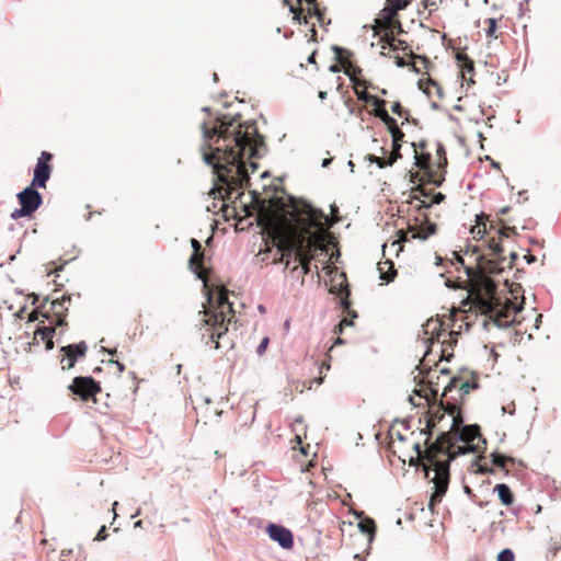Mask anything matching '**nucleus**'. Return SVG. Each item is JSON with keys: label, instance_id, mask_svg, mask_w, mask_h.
Wrapping results in <instances>:
<instances>
[{"label": "nucleus", "instance_id": "19", "mask_svg": "<svg viewBox=\"0 0 561 561\" xmlns=\"http://www.w3.org/2000/svg\"><path fill=\"white\" fill-rule=\"evenodd\" d=\"M333 50L335 53L337 62L341 65V67L344 70V73L347 75L351 80H353L354 76L360 73V68L352 64V53L348 49L334 46Z\"/></svg>", "mask_w": 561, "mask_h": 561}, {"label": "nucleus", "instance_id": "6", "mask_svg": "<svg viewBox=\"0 0 561 561\" xmlns=\"http://www.w3.org/2000/svg\"><path fill=\"white\" fill-rule=\"evenodd\" d=\"M216 298L208 297L209 307L203 311L202 337H206V344H211L214 350H230L234 340L229 332V325L236 318L232 302L228 299V290L220 286L217 288Z\"/></svg>", "mask_w": 561, "mask_h": 561}, {"label": "nucleus", "instance_id": "1", "mask_svg": "<svg viewBox=\"0 0 561 561\" xmlns=\"http://www.w3.org/2000/svg\"><path fill=\"white\" fill-rule=\"evenodd\" d=\"M257 221L282 252V261L286 259V266L294 257L304 275L309 274L314 252L323 249L325 231L333 225L322 210L305 201H293L288 206H262Z\"/></svg>", "mask_w": 561, "mask_h": 561}, {"label": "nucleus", "instance_id": "51", "mask_svg": "<svg viewBox=\"0 0 561 561\" xmlns=\"http://www.w3.org/2000/svg\"><path fill=\"white\" fill-rule=\"evenodd\" d=\"M308 62H309V64H316V51H313V53L308 57Z\"/></svg>", "mask_w": 561, "mask_h": 561}, {"label": "nucleus", "instance_id": "50", "mask_svg": "<svg viewBox=\"0 0 561 561\" xmlns=\"http://www.w3.org/2000/svg\"><path fill=\"white\" fill-rule=\"evenodd\" d=\"M329 370L330 369V364L329 363H322L321 367H320V375L323 374V370Z\"/></svg>", "mask_w": 561, "mask_h": 561}, {"label": "nucleus", "instance_id": "13", "mask_svg": "<svg viewBox=\"0 0 561 561\" xmlns=\"http://www.w3.org/2000/svg\"><path fill=\"white\" fill-rule=\"evenodd\" d=\"M70 301V296L62 295L61 298H56L50 302L49 314H43L46 319H51L50 325L62 327L67 324L66 316L68 307H66V302L69 304Z\"/></svg>", "mask_w": 561, "mask_h": 561}, {"label": "nucleus", "instance_id": "35", "mask_svg": "<svg viewBox=\"0 0 561 561\" xmlns=\"http://www.w3.org/2000/svg\"><path fill=\"white\" fill-rule=\"evenodd\" d=\"M401 144H393L392 142V151L390 152V156L388 157V164L392 165L394 162H397L398 159H400L401 156Z\"/></svg>", "mask_w": 561, "mask_h": 561}, {"label": "nucleus", "instance_id": "12", "mask_svg": "<svg viewBox=\"0 0 561 561\" xmlns=\"http://www.w3.org/2000/svg\"><path fill=\"white\" fill-rule=\"evenodd\" d=\"M53 154L48 151H42L41 156L37 159L34 175L32 180V186H37L39 188H46V183L50 178L53 165H51Z\"/></svg>", "mask_w": 561, "mask_h": 561}, {"label": "nucleus", "instance_id": "41", "mask_svg": "<svg viewBox=\"0 0 561 561\" xmlns=\"http://www.w3.org/2000/svg\"><path fill=\"white\" fill-rule=\"evenodd\" d=\"M393 144H401L404 138V133L399 128L391 134Z\"/></svg>", "mask_w": 561, "mask_h": 561}, {"label": "nucleus", "instance_id": "23", "mask_svg": "<svg viewBox=\"0 0 561 561\" xmlns=\"http://www.w3.org/2000/svg\"><path fill=\"white\" fill-rule=\"evenodd\" d=\"M494 492L497 493L499 500L504 506L513 505L515 501L514 493L511 488L505 483H499L494 486Z\"/></svg>", "mask_w": 561, "mask_h": 561}, {"label": "nucleus", "instance_id": "55", "mask_svg": "<svg viewBox=\"0 0 561 561\" xmlns=\"http://www.w3.org/2000/svg\"><path fill=\"white\" fill-rule=\"evenodd\" d=\"M327 95H328V93H327L325 91H320V92H319V98H320L321 100H324V99L327 98Z\"/></svg>", "mask_w": 561, "mask_h": 561}, {"label": "nucleus", "instance_id": "56", "mask_svg": "<svg viewBox=\"0 0 561 561\" xmlns=\"http://www.w3.org/2000/svg\"><path fill=\"white\" fill-rule=\"evenodd\" d=\"M456 260H457L461 265H463V259H462L460 255L456 254Z\"/></svg>", "mask_w": 561, "mask_h": 561}, {"label": "nucleus", "instance_id": "24", "mask_svg": "<svg viewBox=\"0 0 561 561\" xmlns=\"http://www.w3.org/2000/svg\"><path fill=\"white\" fill-rule=\"evenodd\" d=\"M377 268L379 271L380 278L386 282L393 280L397 275L394 264L390 260H385V261L378 262Z\"/></svg>", "mask_w": 561, "mask_h": 561}, {"label": "nucleus", "instance_id": "25", "mask_svg": "<svg viewBox=\"0 0 561 561\" xmlns=\"http://www.w3.org/2000/svg\"><path fill=\"white\" fill-rule=\"evenodd\" d=\"M380 41L387 43L391 50H398V49H402L403 51L409 50V55L414 57V55L412 54V51L409 48L405 41L396 38L394 36L389 35L388 33L383 34V36H381Z\"/></svg>", "mask_w": 561, "mask_h": 561}, {"label": "nucleus", "instance_id": "43", "mask_svg": "<svg viewBox=\"0 0 561 561\" xmlns=\"http://www.w3.org/2000/svg\"><path fill=\"white\" fill-rule=\"evenodd\" d=\"M107 537V533H106V526L103 525L100 530L98 531L94 540H98V541H102V540H105Z\"/></svg>", "mask_w": 561, "mask_h": 561}, {"label": "nucleus", "instance_id": "15", "mask_svg": "<svg viewBox=\"0 0 561 561\" xmlns=\"http://www.w3.org/2000/svg\"><path fill=\"white\" fill-rule=\"evenodd\" d=\"M88 351V345L85 342H80L77 344H70L67 346H62L60 352L62 353L60 358L61 368L70 369L75 366L78 358H82L85 356Z\"/></svg>", "mask_w": 561, "mask_h": 561}, {"label": "nucleus", "instance_id": "48", "mask_svg": "<svg viewBox=\"0 0 561 561\" xmlns=\"http://www.w3.org/2000/svg\"><path fill=\"white\" fill-rule=\"evenodd\" d=\"M310 32H311L310 39L313 42H317V31L314 28V24H312Z\"/></svg>", "mask_w": 561, "mask_h": 561}, {"label": "nucleus", "instance_id": "20", "mask_svg": "<svg viewBox=\"0 0 561 561\" xmlns=\"http://www.w3.org/2000/svg\"><path fill=\"white\" fill-rule=\"evenodd\" d=\"M457 65L459 67V72L463 81L468 82V84H473V76H474V62L470 59L467 54L462 51H458L456 54Z\"/></svg>", "mask_w": 561, "mask_h": 561}, {"label": "nucleus", "instance_id": "58", "mask_svg": "<svg viewBox=\"0 0 561 561\" xmlns=\"http://www.w3.org/2000/svg\"><path fill=\"white\" fill-rule=\"evenodd\" d=\"M330 163V159H324L322 165L327 167Z\"/></svg>", "mask_w": 561, "mask_h": 561}, {"label": "nucleus", "instance_id": "62", "mask_svg": "<svg viewBox=\"0 0 561 561\" xmlns=\"http://www.w3.org/2000/svg\"><path fill=\"white\" fill-rule=\"evenodd\" d=\"M507 210H508V207H504L503 209H501V214H505Z\"/></svg>", "mask_w": 561, "mask_h": 561}, {"label": "nucleus", "instance_id": "42", "mask_svg": "<svg viewBox=\"0 0 561 561\" xmlns=\"http://www.w3.org/2000/svg\"><path fill=\"white\" fill-rule=\"evenodd\" d=\"M268 343H270V339L268 337H264L261 343L259 344L257 348H256V353L259 355H263L264 352L266 351L267 346H268Z\"/></svg>", "mask_w": 561, "mask_h": 561}, {"label": "nucleus", "instance_id": "40", "mask_svg": "<svg viewBox=\"0 0 561 561\" xmlns=\"http://www.w3.org/2000/svg\"><path fill=\"white\" fill-rule=\"evenodd\" d=\"M411 0H387L388 4H392L399 10L405 9L410 4Z\"/></svg>", "mask_w": 561, "mask_h": 561}, {"label": "nucleus", "instance_id": "54", "mask_svg": "<svg viewBox=\"0 0 561 561\" xmlns=\"http://www.w3.org/2000/svg\"><path fill=\"white\" fill-rule=\"evenodd\" d=\"M330 71L337 72V71H340V67L336 66V65H333V66L330 67Z\"/></svg>", "mask_w": 561, "mask_h": 561}, {"label": "nucleus", "instance_id": "33", "mask_svg": "<svg viewBox=\"0 0 561 561\" xmlns=\"http://www.w3.org/2000/svg\"><path fill=\"white\" fill-rule=\"evenodd\" d=\"M380 32H385L388 33L389 35H394V33H402L403 30H402V24L401 22L397 19L394 20L391 24L389 25H386L383 28L379 30V33Z\"/></svg>", "mask_w": 561, "mask_h": 561}, {"label": "nucleus", "instance_id": "14", "mask_svg": "<svg viewBox=\"0 0 561 561\" xmlns=\"http://www.w3.org/2000/svg\"><path fill=\"white\" fill-rule=\"evenodd\" d=\"M476 388H478V383L476 381L462 380L460 377H453L444 387L443 397L447 398L449 393L458 392V401L456 402L459 409H461L465 396Z\"/></svg>", "mask_w": 561, "mask_h": 561}, {"label": "nucleus", "instance_id": "37", "mask_svg": "<svg viewBox=\"0 0 561 561\" xmlns=\"http://www.w3.org/2000/svg\"><path fill=\"white\" fill-rule=\"evenodd\" d=\"M561 550V536H556L550 538L549 551L552 556H557V553Z\"/></svg>", "mask_w": 561, "mask_h": 561}, {"label": "nucleus", "instance_id": "22", "mask_svg": "<svg viewBox=\"0 0 561 561\" xmlns=\"http://www.w3.org/2000/svg\"><path fill=\"white\" fill-rule=\"evenodd\" d=\"M204 263V251L193 252L190 259V267L193 272H195L198 278L206 280L208 276V272L203 265Z\"/></svg>", "mask_w": 561, "mask_h": 561}, {"label": "nucleus", "instance_id": "7", "mask_svg": "<svg viewBox=\"0 0 561 561\" xmlns=\"http://www.w3.org/2000/svg\"><path fill=\"white\" fill-rule=\"evenodd\" d=\"M428 378V387H422L417 390H414L415 394L421 398H424L428 405V417L426 420V427L422 431V433L427 434V438L425 440L426 447L431 444L428 443L433 430L442 422L445 417V414L448 413L451 416V425L448 431L458 432L459 427L463 423L461 409L457 405L458 399L456 397H451L453 400L448 398H444L442 396L439 402H437V393L438 389L433 387V381L431 377V370L427 371Z\"/></svg>", "mask_w": 561, "mask_h": 561}, {"label": "nucleus", "instance_id": "38", "mask_svg": "<svg viewBox=\"0 0 561 561\" xmlns=\"http://www.w3.org/2000/svg\"><path fill=\"white\" fill-rule=\"evenodd\" d=\"M497 561H515V556L511 549H504L497 554Z\"/></svg>", "mask_w": 561, "mask_h": 561}, {"label": "nucleus", "instance_id": "49", "mask_svg": "<svg viewBox=\"0 0 561 561\" xmlns=\"http://www.w3.org/2000/svg\"><path fill=\"white\" fill-rule=\"evenodd\" d=\"M111 363H114L117 366L118 371H121V373L124 371V369H125L124 364H122L117 360H111Z\"/></svg>", "mask_w": 561, "mask_h": 561}, {"label": "nucleus", "instance_id": "18", "mask_svg": "<svg viewBox=\"0 0 561 561\" xmlns=\"http://www.w3.org/2000/svg\"><path fill=\"white\" fill-rule=\"evenodd\" d=\"M329 291L331 294H336L340 297L341 304L344 308L350 307V301H348L350 290H348L346 275L344 273L335 275L334 277L331 278V285H330Z\"/></svg>", "mask_w": 561, "mask_h": 561}, {"label": "nucleus", "instance_id": "32", "mask_svg": "<svg viewBox=\"0 0 561 561\" xmlns=\"http://www.w3.org/2000/svg\"><path fill=\"white\" fill-rule=\"evenodd\" d=\"M492 462L494 466L505 469L508 463H514V459L508 456H504L497 453H493Z\"/></svg>", "mask_w": 561, "mask_h": 561}, {"label": "nucleus", "instance_id": "5", "mask_svg": "<svg viewBox=\"0 0 561 561\" xmlns=\"http://www.w3.org/2000/svg\"><path fill=\"white\" fill-rule=\"evenodd\" d=\"M413 448L416 451V457L410 459V465H422L426 477L430 474V469L435 472L432 478L435 491L430 501V507L433 510L434 505L439 503L447 492L450 461L468 453L478 454V458H482L481 455L486 449V440L478 425H465L461 428L459 427L458 432L443 431L436 440L424 450L419 443H415Z\"/></svg>", "mask_w": 561, "mask_h": 561}, {"label": "nucleus", "instance_id": "10", "mask_svg": "<svg viewBox=\"0 0 561 561\" xmlns=\"http://www.w3.org/2000/svg\"><path fill=\"white\" fill-rule=\"evenodd\" d=\"M35 187L36 186L31 185L18 194L21 208H16L12 211V219L31 216L39 208L43 203V198Z\"/></svg>", "mask_w": 561, "mask_h": 561}, {"label": "nucleus", "instance_id": "31", "mask_svg": "<svg viewBox=\"0 0 561 561\" xmlns=\"http://www.w3.org/2000/svg\"><path fill=\"white\" fill-rule=\"evenodd\" d=\"M363 101L365 103L374 105V111L371 112V114L375 117L376 113H378L379 110H386V101L377 98L376 95H363Z\"/></svg>", "mask_w": 561, "mask_h": 561}, {"label": "nucleus", "instance_id": "53", "mask_svg": "<svg viewBox=\"0 0 561 561\" xmlns=\"http://www.w3.org/2000/svg\"><path fill=\"white\" fill-rule=\"evenodd\" d=\"M351 323H352L351 321H348L346 318H344V319L340 322L339 327H340V328H342L344 324H345V325H348V324H351Z\"/></svg>", "mask_w": 561, "mask_h": 561}, {"label": "nucleus", "instance_id": "26", "mask_svg": "<svg viewBox=\"0 0 561 561\" xmlns=\"http://www.w3.org/2000/svg\"><path fill=\"white\" fill-rule=\"evenodd\" d=\"M56 328L55 325L42 327L35 331V337L39 335L45 341L46 350L54 348L53 334L56 332Z\"/></svg>", "mask_w": 561, "mask_h": 561}, {"label": "nucleus", "instance_id": "34", "mask_svg": "<svg viewBox=\"0 0 561 561\" xmlns=\"http://www.w3.org/2000/svg\"><path fill=\"white\" fill-rule=\"evenodd\" d=\"M420 84V88L423 89V91L426 93V94H431L432 93V89H436L437 91L440 90L439 85L437 84V82H435L433 79L428 78L425 82L423 80H420L419 82Z\"/></svg>", "mask_w": 561, "mask_h": 561}, {"label": "nucleus", "instance_id": "30", "mask_svg": "<svg viewBox=\"0 0 561 561\" xmlns=\"http://www.w3.org/2000/svg\"><path fill=\"white\" fill-rule=\"evenodd\" d=\"M485 24V34L488 37L497 39L501 36V32H499L497 21L493 18L486 19L484 21Z\"/></svg>", "mask_w": 561, "mask_h": 561}, {"label": "nucleus", "instance_id": "28", "mask_svg": "<svg viewBox=\"0 0 561 561\" xmlns=\"http://www.w3.org/2000/svg\"><path fill=\"white\" fill-rule=\"evenodd\" d=\"M352 81L354 83V92L358 100L363 101V95H371L370 93L367 92V89L375 88L369 82H367L366 80H359L356 78V76H354Z\"/></svg>", "mask_w": 561, "mask_h": 561}, {"label": "nucleus", "instance_id": "57", "mask_svg": "<svg viewBox=\"0 0 561 561\" xmlns=\"http://www.w3.org/2000/svg\"><path fill=\"white\" fill-rule=\"evenodd\" d=\"M451 397H456V398H458V392H453V393H449V394L447 396V398H448L449 400H453V399H451Z\"/></svg>", "mask_w": 561, "mask_h": 561}, {"label": "nucleus", "instance_id": "52", "mask_svg": "<svg viewBox=\"0 0 561 561\" xmlns=\"http://www.w3.org/2000/svg\"><path fill=\"white\" fill-rule=\"evenodd\" d=\"M134 527L135 528H142L144 527V520L139 519V520L135 522Z\"/></svg>", "mask_w": 561, "mask_h": 561}, {"label": "nucleus", "instance_id": "36", "mask_svg": "<svg viewBox=\"0 0 561 561\" xmlns=\"http://www.w3.org/2000/svg\"><path fill=\"white\" fill-rule=\"evenodd\" d=\"M391 111L405 121H409L410 113L401 105L400 102H394L391 106Z\"/></svg>", "mask_w": 561, "mask_h": 561}, {"label": "nucleus", "instance_id": "2", "mask_svg": "<svg viewBox=\"0 0 561 561\" xmlns=\"http://www.w3.org/2000/svg\"><path fill=\"white\" fill-rule=\"evenodd\" d=\"M204 136L207 139L216 137L209 151L203 152L205 162L214 168L218 182V195L225 199H231L248 181V173L243 157L252 158L256 147L262 142L254 124H242L241 115L228 118H218L209 128L203 125Z\"/></svg>", "mask_w": 561, "mask_h": 561}, {"label": "nucleus", "instance_id": "21", "mask_svg": "<svg viewBox=\"0 0 561 561\" xmlns=\"http://www.w3.org/2000/svg\"><path fill=\"white\" fill-rule=\"evenodd\" d=\"M399 9L393 7L392 4H388L382 11L378 19L375 20V33L379 34V30L383 28L386 25L391 24L394 20H397Z\"/></svg>", "mask_w": 561, "mask_h": 561}, {"label": "nucleus", "instance_id": "27", "mask_svg": "<svg viewBox=\"0 0 561 561\" xmlns=\"http://www.w3.org/2000/svg\"><path fill=\"white\" fill-rule=\"evenodd\" d=\"M358 528L363 534L368 536V539L371 541L376 534V523L370 517H364L358 523Z\"/></svg>", "mask_w": 561, "mask_h": 561}, {"label": "nucleus", "instance_id": "47", "mask_svg": "<svg viewBox=\"0 0 561 561\" xmlns=\"http://www.w3.org/2000/svg\"><path fill=\"white\" fill-rule=\"evenodd\" d=\"M38 314H39L38 310L32 311L28 316V321H31V322L36 321L38 319Z\"/></svg>", "mask_w": 561, "mask_h": 561}, {"label": "nucleus", "instance_id": "29", "mask_svg": "<svg viewBox=\"0 0 561 561\" xmlns=\"http://www.w3.org/2000/svg\"><path fill=\"white\" fill-rule=\"evenodd\" d=\"M376 117L387 126L390 134L399 129L397 121L388 114L387 110H379L378 113H376Z\"/></svg>", "mask_w": 561, "mask_h": 561}, {"label": "nucleus", "instance_id": "9", "mask_svg": "<svg viewBox=\"0 0 561 561\" xmlns=\"http://www.w3.org/2000/svg\"><path fill=\"white\" fill-rule=\"evenodd\" d=\"M284 4L288 5L293 19L299 23L308 24L311 18H316L321 26L331 22L330 19H325L324 9H320L317 0H297L295 4L290 0H284Z\"/></svg>", "mask_w": 561, "mask_h": 561}, {"label": "nucleus", "instance_id": "45", "mask_svg": "<svg viewBox=\"0 0 561 561\" xmlns=\"http://www.w3.org/2000/svg\"><path fill=\"white\" fill-rule=\"evenodd\" d=\"M394 62L398 67H405L408 65V62L405 61V59L399 55L394 56Z\"/></svg>", "mask_w": 561, "mask_h": 561}, {"label": "nucleus", "instance_id": "61", "mask_svg": "<svg viewBox=\"0 0 561 561\" xmlns=\"http://www.w3.org/2000/svg\"><path fill=\"white\" fill-rule=\"evenodd\" d=\"M380 93H381V95H387V93H388V92H387V90H386V89H381V90H380Z\"/></svg>", "mask_w": 561, "mask_h": 561}, {"label": "nucleus", "instance_id": "39", "mask_svg": "<svg viewBox=\"0 0 561 561\" xmlns=\"http://www.w3.org/2000/svg\"><path fill=\"white\" fill-rule=\"evenodd\" d=\"M368 160L373 163H376L380 169H383L386 167H390L388 164V159H385V158H381V157H377V156H374V154H369L368 156Z\"/></svg>", "mask_w": 561, "mask_h": 561}, {"label": "nucleus", "instance_id": "60", "mask_svg": "<svg viewBox=\"0 0 561 561\" xmlns=\"http://www.w3.org/2000/svg\"><path fill=\"white\" fill-rule=\"evenodd\" d=\"M300 451H301L304 455H307L306 448H305L304 446H300Z\"/></svg>", "mask_w": 561, "mask_h": 561}, {"label": "nucleus", "instance_id": "44", "mask_svg": "<svg viewBox=\"0 0 561 561\" xmlns=\"http://www.w3.org/2000/svg\"><path fill=\"white\" fill-rule=\"evenodd\" d=\"M191 244H192V248L194 250L193 252L204 251L203 248H202V244L196 239H194V238L191 239Z\"/></svg>", "mask_w": 561, "mask_h": 561}, {"label": "nucleus", "instance_id": "17", "mask_svg": "<svg viewBox=\"0 0 561 561\" xmlns=\"http://www.w3.org/2000/svg\"><path fill=\"white\" fill-rule=\"evenodd\" d=\"M266 533L268 534L270 538L284 549H291L294 546V537L291 531L282 526L276 524H268L266 527Z\"/></svg>", "mask_w": 561, "mask_h": 561}, {"label": "nucleus", "instance_id": "8", "mask_svg": "<svg viewBox=\"0 0 561 561\" xmlns=\"http://www.w3.org/2000/svg\"><path fill=\"white\" fill-rule=\"evenodd\" d=\"M457 332L449 331L443 329V322L439 319H428L423 325V336L422 341L424 344H433L434 342H438L442 344V355L448 359L453 354L450 351L453 346L457 343Z\"/></svg>", "mask_w": 561, "mask_h": 561}, {"label": "nucleus", "instance_id": "46", "mask_svg": "<svg viewBox=\"0 0 561 561\" xmlns=\"http://www.w3.org/2000/svg\"><path fill=\"white\" fill-rule=\"evenodd\" d=\"M477 472L479 473H492L493 469L486 466L478 465Z\"/></svg>", "mask_w": 561, "mask_h": 561}, {"label": "nucleus", "instance_id": "4", "mask_svg": "<svg viewBox=\"0 0 561 561\" xmlns=\"http://www.w3.org/2000/svg\"><path fill=\"white\" fill-rule=\"evenodd\" d=\"M511 233L516 234L514 227L502 226L497 231V238L490 237L488 248L489 256L480 255L477 259V270L466 267L470 296L478 311L484 314L493 324L499 328H506L516 322L520 312L510 299L504 302L496 296V285L486 274H497L505 267H512L518 259V254L511 252L510 261L503 255L501 245L502 238H508Z\"/></svg>", "mask_w": 561, "mask_h": 561}, {"label": "nucleus", "instance_id": "63", "mask_svg": "<svg viewBox=\"0 0 561 561\" xmlns=\"http://www.w3.org/2000/svg\"><path fill=\"white\" fill-rule=\"evenodd\" d=\"M116 352H117L116 350H110V351H108V353H110L111 355L116 354Z\"/></svg>", "mask_w": 561, "mask_h": 561}, {"label": "nucleus", "instance_id": "11", "mask_svg": "<svg viewBox=\"0 0 561 561\" xmlns=\"http://www.w3.org/2000/svg\"><path fill=\"white\" fill-rule=\"evenodd\" d=\"M69 390L82 401L93 400L95 402V396L101 391V387L92 377H76L69 386Z\"/></svg>", "mask_w": 561, "mask_h": 561}, {"label": "nucleus", "instance_id": "16", "mask_svg": "<svg viewBox=\"0 0 561 561\" xmlns=\"http://www.w3.org/2000/svg\"><path fill=\"white\" fill-rule=\"evenodd\" d=\"M492 231L495 232L494 237L497 238V224L494 220H490L489 216L483 213L477 216L476 225L470 230L472 238L477 240L489 236Z\"/></svg>", "mask_w": 561, "mask_h": 561}, {"label": "nucleus", "instance_id": "59", "mask_svg": "<svg viewBox=\"0 0 561 561\" xmlns=\"http://www.w3.org/2000/svg\"><path fill=\"white\" fill-rule=\"evenodd\" d=\"M295 440H296V443H297L298 445H301V438H300V436H296Z\"/></svg>", "mask_w": 561, "mask_h": 561}, {"label": "nucleus", "instance_id": "64", "mask_svg": "<svg viewBox=\"0 0 561 561\" xmlns=\"http://www.w3.org/2000/svg\"><path fill=\"white\" fill-rule=\"evenodd\" d=\"M440 373H443V374H446V375H447V374H448V370H447V369H445V368H442V369H440Z\"/></svg>", "mask_w": 561, "mask_h": 561}, {"label": "nucleus", "instance_id": "3", "mask_svg": "<svg viewBox=\"0 0 561 561\" xmlns=\"http://www.w3.org/2000/svg\"><path fill=\"white\" fill-rule=\"evenodd\" d=\"M414 149L415 165L420 169L416 172H410V182L417 183L413 192L420 193L423 199L413 195L411 204H414L419 215L414 217L413 222L409 224L407 230L398 231V240L391 243V247L398 245V252L402 250V243L410 239L426 240L437 231V225L430 220V216L424 209L432 207L434 204L442 203L446 196L438 192L433 194L432 188H427V184L440 186L445 181L447 158L446 151L439 142H428L421 140L412 142Z\"/></svg>", "mask_w": 561, "mask_h": 561}]
</instances>
